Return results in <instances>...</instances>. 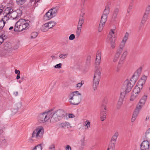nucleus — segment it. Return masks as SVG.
Here are the masks:
<instances>
[{
  "label": "nucleus",
  "mask_w": 150,
  "mask_h": 150,
  "mask_svg": "<svg viewBox=\"0 0 150 150\" xmlns=\"http://www.w3.org/2000/svg\"><path fill=\"white\" fill-rule=\"evenodd\" d=\"M145 137L146 140L148 141H150V128L148 129L146 131L145 134Z\"/></svg>",
  "instance_id": "24"
},
{
  "label": "nucleus",
  "mask_w": 150,
  "mask_h": 150,
  "mask_svg": "<svg viewBox=\"0 0 150 150\" xmlns=\"http://www.w3.org/2000/svg\"><path fill=\"white\" fill-rule=\"evenodd\" d=\"M22 14L21 11L19 9L13 11L11 13L10 17L13 20L18 19L19 18Z\"/></svg>",
  "instance_id": "11"
},
{
  "label": "nucleus",
  "mask_w": 150,
  "mask_h": 150,
  "mask_svg": "<svg viewBox=\"0 0 150 150\" xmlns=\"http://www.w3.org/2000/svg\"><path fill=\"white\" fill-rule=\"evenodd\" d=\"M147 96H144L140 100V101L139 102V104L144 105L147 99Z\"/></svg>",
  "instance_id": "28"
},
{
  "label": "nucleus",
  "mask_w": 150,
  "mask_h": 150,
  "mask_svg": "<svg viewBox=\"0 0 150 150\" xmlns=\"http://www.w3.org/2000/svg\"><path fill=\"white\" fill-rule=\"evenodd\" d=\"M121 53V52H119L118 51H117L116 53L115 54V56L113 58V61L114 62H116L117 61Z\"/></svg>",
  "instance_id": "23"
},
{
  "label": "nucleus",
  "mask_w": 150,
  "mask_h": 150,
  "mask_svg": "<svg viewBox=\"0 0 150 150\" xmlns=\"http://www.w3.org/2000/svg\"><path fill=\"white\" fill-rule=\"evenodd\" d=\"M25 0H16L17 4L21 5L23 4L25 2Z\"/></svg>",
  "instance_id": "37"
},
{
  "label": "nucleus",
  "mask_w": 150,
  "mask_h": 150,
  "mask_svg": "<svg viewBox=\"0 0 150 150\" xmlns=\"http://www.w3.org/2000/svg\"><path fill=\"white\" fill-rule=\"evenodd\" d=\"M14 30V28L13 26H11L9 27L8 29L7 30V31H8V30Z\"/></svg>",
  "instance_id": "64"
},
{
  "label": "nucleus",
  "mask_w": 150,
  "mask_h": 150,
  "mask_svg": "<svg viewBox=\"0 0 150 150\" xmlns=\"http://www.w3.org/2000/svg\"><path fill=\"white\" fill-rule=\"evenodd\" d=\"M13 11V9L11 7H7L4 11H3V15H11V13Z\"/></svg>",
  "instance_id": "21"
},
{
  "label": "nucleus",
  "mask_w": 150,
  "mask_h": 150,
  "mask_svg": "<svg viewBox=\"0 0 150 150\" xmlns=\"http://www.w3.org/2000/svg\"><path fill=\"white\" fill-rule=\"evenodd\" d=\"M86 122L87 123L86 124V128H88V127H90V122L88 120H86Z\"/></svg>",
  "instance_id": "58"
},
{
  "label": "nucleus",
  "mask_w": 150,
  "mask_h": 150,
  "mask_svg": "<svg viewBox=\"0 0 150 150\" xmlns=\"http://www.w3.org/2000/svg\"><path fill=\"white\" fill-rule=\"evenodd\" d=\"M18 108L17 106H15L12 109L11 113L12 115H14L16 114L18 111Z\"/></svg>",
  "instance_id": "32"
},
{
  "label": "nucleus",
  "mask_w": 150,
  "mask_h": 150,
  "mask_svg": "<svg viewBox=\"0 0 150 150\" xmlns=\"http://www.w3.org/2000/svg\"><path fill=\"white\" fill-rule=\"evenodd\" d=\"M68 55V54H61L59 56V57L61 58H62L63 59H64L65 58H66L67 57Z\"/></svg>",
  "instance_id": "43"
},
{
  "label": "nucleus",
  "mask_w": 150,
  "mask_h": 150,
  "mask_svg": "<svg viewBox=\"0 0 150 150\" xmlns=\"http://www.w3.org/2000/svg\"><path fill=\"white\" fill-rule=\"evenodd\" d=\"M139 111L137 109H135L133 112V114L135 115V116H137V117L138 115L139 114Z\"/></svg>",
  "instance_id": "56"
},
{
  "label": "nucleus",
  "mask_w": 150,
  "mask_h": 150,
  "mask_svg": "<svg viewBox=\"0 0 150 150\" xmlns=\"http://www.w3.org/2000/svg\"><path fill=\"white\" fill-rule=\"evenodd\" d=\"M81 28H77V29L76 33V36L77 38H78L79 36L81 30Z\"/></svg>",
  "instance_id": "36"
},
{
  "label": "nucleus",
  "mask_w": 150,
  "mask_h": 150,
  "mask_svg": "<svg viewBox=\"0 0 150 150\" xmlns=\"http://www.w3.org/2000/svg\"><path fill=\"white\" fill-rule=\"evenodd\" d=\"M150 11V5H148L146 8L145 11L144 13L147 15H149Z\"/></svg>",
  "instance_id": "41"
},
{
  "label": "nucleus",
  "mask_w": 150,
  "mask_h": 150,
  "mask_svg": "<svg viewBox=\"0 0 150 150\" xmlns=\"http://www.w3.org/2000/svg\"><path fill=\"white\" fill-rule=\"evenodd\" d=\"M127 54V51H124L122 54L120 60L121 61L125 59Z\"/></svg>",
  "instance_id": "35"
},
{
  "label": "nucleus",
  "mask_w": 150,
  "mask_h": 150,
  "mask_svg": "<svg viewBox=\"0 0 150 150\" xmlns=\"http://www.w3.org/2000/svg\"><path fill=\"white\" fill-rule=\"evenodd\" d=\"M119 11V10L118 8H116L115 9L111 19V22H114L116 21Z\"/></svg>",
  "instance_id": "18"
},
{
  "label": "nucleus",
  "mask_w": 150,
  "mask_h": 150,
  "mask_svg": "<svg viewBox=\"0 0 150 150\" xmlns=\"http://www.w3.org/2000/svg\"><path fill=\"white\" fill-rule=\"evenodd\" d=\"M44 132V128L42 126L38 127L34 130L32 134L31 137L40 139L42 137Z\"/></svg>",
  "instance_id": "7"
},
{
  "label": "nucleus",
  "mask_w": 150,
  "mask_h": 150,
  "mask_svg": "<svg viewBox=\"0 0 150 150\" xmlns=\"http://www.w3.org/2000/svg\"><path fill=\"white\" fill-rule=\"evenodd\" d=\"M70 103L72 105H78L81 100V94L79 91L72 92L68 96Z\"/></svg>",
  "instance_id": "1"
},
{
  "label": "nucleus",
  "mask_w": 150,
  "mask_h": 150,
  "mask_svg": "<svg viewBox=\"0 0 150 150\" xmlns=\"http://www.w3.org/2000/svg\"><path fill=\"white\" fill-rule=\"evenodd\" d=\"M110 39L111 40L110 45L111 47L112 48H114L115 47V44L114 43L115 42V38H114V37L113 38Z\"/></svg>",
  "instance_id": "30"
},
{
  "label": "nucleus",
  "mask_w": 150,
  "mask_h": 150,
  "mask_svg": "<svg viewBox=\"0 0 150 150\" xmlns=\"http://www.w3.org/2000/svg\"><path fill=\"white\" fill-rule=\"evenodd\" d=\"M108 16L103 14L101 17L100 23L99 25L98 31L100 32L104 26L105 23L107 21Z\"/></svg>",
  "instance_id": "10"
},
{
  "label": "nucleus",
  "mask_w": 150,
  "mask_h": 150,
  "mask_svg": "<svg viewBox=\"0 0 150 150\" xmlns=\"http://www.w3.org/2000/svg\"><path fill=\"white\" fill-rule=\"evenodd\" d=\"M65 149L66 150H71V148L69 145H67Z\"/></svg>",
  "instance_id": "60"
},
{
  "label": "nucleus",
  "mask_w": 150,
  "mask_h": 150,
  "mask_svg": "<svg viewBox=\"0 0 150 150\" xmlns=\"http://www.w3.org/2000/svg\"><path fill=\"white\" fill-rule=\"evenodd\" d=\"M149 143L147 140L144 141L140 145L141 150H149Z\"/></svg>",
  "instance_id": "14"
},
{
  "label": "nucleus",
  "mask_w": 150,
  "mask_h": 150,
  "mask_svg": "<svg viewBox=\"0 0 150 150\" xmlns=\"http://www.w3.org/2000/svg\"><path fill=\"white\" fill-rule=\"evenodd\" d=\"M4 18L1 19L2 20H3V21H6L9 20V19L11 18L10 17V15H4Z\"/></svg>",
  "instance_id": "34"
},
{
  "label": "nucleus",
  "mask_w": 150,
  "mask_h": 150,
  "mask_svg": "<svg viewBox=\"0 0 150 150\" xmlns=\"http://www.w3.org/2000/svg\"><path fill=\"white\" fill-rule=\"evenodd\" d=\"M133 81L128 80H126L124 82L123 87L125 89V93H128L131 91L134 84Z\"/></svg>",
  "instance_id": "9"
},
{
  "label": "nucleus",
  "mask_w": 150,
  "mask_h": 150,
  "mask_svg": "<svg viewBox=\"0 0 150 150\" xmlns=\"http://www.w3.org/2000/svg\"><path fill=\"white\" fill-rule=\"evenodd\" d=\"M65 112L63 110L59 109L55 111L51 116L50 121L52 123H54L64 117Z\"/></svg>",
  "instance_id": "3"
},
{
  "label": "nucleus",
  "mask_w": 150,
  "mask_h": 150,
  "mask_svg": "<svg viewBox=\"0 0 150 150\" xmlns=\"http://www.w3.org/2000/svg\"><path fill=\"white\" fill-rule=\"evenodd\" d=\"M101 51L100 50H98L97 52L95 62V65L97 66L99 65L100 62L101 58Z\"/></svg>",
  "instance_id": "15"
},
{
  "label": "nucleus",
  "mask_w": 150,
  "mask_h": 150,
  "mask_svg": "<svg viewBox=\"0 0 150 150\" xmlns=\"http://www.w3.org/2000/svg\"><path fill=\"white\" fill-rule=\"evenodd\" d=\"M143 84L142 81H139L137 83V85L135 87L132 93L138 94L140 91L141 89L143 88Z\"/></svg>",
  "instance_id": "13"
},
{
  "label": "nucleus",
  "mask_w": 150,
  "mask_h": 150,
  "mask_svg": "<svg viewBox=\"0 0 150 150\" xmlns=\"http://www.w3.org/2000/svg\"><path fill=\"white\" fill-rule=\"evenodd\" d=\"M5 22L1 19L0 20V29H2L4 27Z\"/></svg>",
  "instance_id": "39"
},
{
  "label": "nucleus",
  "mask_w": 150,
  "mask_h": 150,
  "mask_svg": "<svg viewBox=\"0 0 150 150\" xmlns=\"http://www.w3.org/2000/svg\"><path fill=\"white\" fill-rule=\"evenodd\" d=\"M119 135L118 133V132H115L113 135L112 136V137L113 138L115 139H117V137H118Z\"/></svg>",
  "instance_id": "48"
},
{
  "label": "nucleus",
  "mask_w": 150,
  "mask_h": 150,
  "mask_svg": "<svg viewBox=\"0 0 150 150\" xmlns=\"http://www.w3.org/2000/svg\"><path fill=\"white\" fill-rule=\"evenodd\" d=\"M123 93H120V97L119 98L117 105V108L118 109H119L123 103V97H125Z\"/></svg>",
  "instance_id": "17"
},
{
  "label": "nucleus",
  "mask_w": 150,
  "mask_h": 150,
  "mask_svg": "<svg viewBox=\"0 0 150 150\" xmlns=\"http://www.w3.org/2000/svg\"><path fill=\"white\" fill-rule=\"evenodd\" d=\"M62 64L59 63L56 64L55 66H54V67L56 68L60 69L62 67Z\"/></svg>",
  "instance_id": "51"
},
{
  "label": "nucleus",
  "mask_w": 150,
  "mask_h": 150,
  "mask_svg": "<svg viewBox=\"0 0 150 150\" xmlns=\"http://www.w3.org/2000/svg\"><path fill=\"white\" fill-rule=\"evenodd\" d=\"M49 29L47 23L44 24L42 26L41 29L43 32H46Z\"/></svg>",
  "instance_id": "25"
},
{
  "label": "nucleus",
  "mask_w": 150,
  "mask_h": 150,
  "mask_svg": "<svg viewBox=\"0 0 150 150\" xmlns=\"http://www.w3.org/2000/svg\"><path fill=\"white\" fill-rule=\"evenodd\" d=\"M30 21L25 19L21 18L15 24L14 28V31L15 32H20L25 29L29 25Z\"/></svg>",
  "instance_id": "2"
},
{
  "label": "nucleus",
  "mask_w": 150,
  "mask_h": 150,
  "mask_svg": "<svg viewBox=\"0 0 150 150\" xmlns=\"http://www.w3.org/2000/svg\"><path fill=\"white\" fill-rule=\"evenodd\" d=\"M68 122H63L61 124V127L62 128H64L67 126L68 125Z\"/></svg>",
  "instance_id": "42"
},
{
  "label": "nucleus",
  "mask_w": 150,
  "mask_h": 150,
  "mask_svg": "<svg viewBox=\"0 0 150 150\" xmlns=\"http://www.w3.org/2000/svg\"><path fill=\"white\" fill-rule=\"evenodd\" d=\"M137 96V94L135 93H132V94L131 95V97L130 98V100L131 101H133V100L136 98V97Z\"/></svg>",
  "instance_id": "40"
},
{
  "label": "nucleus",
  "mask_w": 150,
  "mask_h": 150,
  "mask_svg": "<svg viewBox=\"0 0 150 150\" xmlns=\"http://www.w3.org/2000/svg\"><path fill=\"white\" fill-rule=\"evenodd\" d=\"M32 1H30L26 6V8H29L32 7Z\"/></svg>",
  "instance_id": "45"
},
{
  "label": "nucleus",
  "mask_w": 150,
  "mask_h": 150,
  "mask_svg": "<svg viewBox=\"0 0 150 150\" xmlns=\"http://www.w3.org/2000/svg\"><path fill=\"white\" fill-rule=\"evenodd\" d=\"M0 142L1 143V144L3 145L5 144L6 141V140L5 139L2 138L0 140Z\"/></svg>",
  "instance_id": "55"
},
{
  "label": "nucleus",
  "mask_w": 150,
  "mask_h": 150,
  "mask_svg": "<svg viewBox=\"0 0 150 150\" xmlns=\"http://www.w3.org/2000/svg\"><path fill=\"white\" fill-rule=\"evenodd\" d=\"M110 3H108L107 5L105 6L103 14L108 16L110 13Z\"/></svg>",
  "instance_id": "22"
},
{
  "label": "nucleus",
  "mask_w": 150,
  "mask_h": 150,
  "mask_svg": "<svg viewBox=\"0 0 150 150\" xmlns=\"http://www.w3.org/2000/svg\"><path fill=\"white\" fill-rule=\"evenodd\" d=\"M148 15L146 14H144L142 18L141 23L139 26V30H140L143 27L144 24L145 23Z\"/></svg>",
  "instance_id": "19"
},
{
  "label": "nucleus",
  "mask_w": 150,
  "mask_h": 150,
  "mask_svg": "<svg viewBox=\"0 0 150 150\" xmlns=\"http://www.w3.org/2000/svg\"><path fill=\"white\" fill-rule=\"evenodd\" d=\"M47 23H48L49 29L53 27L56 24V23L53 21H51Z\"/></svg>",
  "instance_id": "29"
},
{
  "label": "nucleus",
  "mask_w": 150,
  "mask_h": 150,
  "mask_svg": "<svg viewBox=\"0 0 150 150\" xmlns=\"http://www.w3.org/2000/svg\"><path fill=\"white\" fill-rule=\"evenodd\" d=\"M108 100L107 98H104L103 101L102 106L101 107V110L100 113V119L102 121H103L106 118V105L107 104Z\"/></svg>",
  "instance_id": "6"
},
{
  "label": "nucleus",
  "mask_w": 150,
  "mask_h": 150,
  "mask_svg": "<svg viewBox=\"0 0 150 150\" xmlns=\"http://www.w3.org/2000/svg\"><path fill=\"white\" fill-rule=\"evenodd\" d=\"M4 40L2 35L1 36L0 35V45L1 44L4 42Z\"/></svg>",
  "instance_id": "59"
},
{
  "label": "nucleus",
  "mask_w": 150,
  "mask_h": 150,
  "mask_svg": "<svg viewBox=\"0 0 150 150\" xmlns=\"http://www.w3.org/2000/svg\"><path fill=\"white\" fill-rule=\"evenodd\" d=\"M143 105L141 104H139V103L137 105L136 109H137L139 111V110L141 109Z\"/></svg>",
  "instance_id": "46"
},
{
  "label": "nucleus",
  "mask_w": 150,
  "mask_h": 150,
  "mask_svg": "<svg viewBox=\"0 0 150 150\" xmlns=\"http://www.w3.org/2000/svg\"><path fill=\"white\" fill-rule=\"evenodd\" d=\"M83 83H82V81H81V83H79L77 84L76 87H77L80 88L83 84Z\"/></svg>",
  "instance_id": "57"
},
{
  "label": "nucleus",
  "mask_w": 150,
  "mask_h": 150,
  "mask_svg": "<svg viewBox=\"0 0 150 150\" xmlns=\"http://www.w3.org/2000/svg\"><path fill=\"white\" fill-rule=\"evenodd\" d=\"M84 141L85 139L84 138L82 139L81 140L80 142V144L81 145V146H83L84 145Z\"/></svg>",
  "instance_id": "52"
},
{
  "label": "nucleus",
  "mask_w": 150,
  "mask_h": 150,
  "mask_svg": "<svg viewBox=\"0 0 150 150\" xmlns=\"http://www.w3.org/2000/svg\"><path fill=\"white\" fill-rule=\"evenodd\" d=\"M115 29H111L110 30L111 32H110L109 33V35L108 36V37H110V39H112L114 37V38H115V35H112L111 34H114L115 32L114 31L115 30Z\"/></svg>",
  "instance_id": "31"
},
{
  "label": "nucleus",
  "mask_w": 150,
  "mask_h": 150,
  "mask_svg": "<svg viewBox=\"0 0 150 150\" xmlns=\"http://www.w3.org/2000/svg\"><path fill=\"white\" fill-rule=\"evenodd\" d=\"M115 147L111 146H108L107 150H115Z\"/></svg>",
  "instance_id": "53"
},
{
  "label": "nucleus",
  "mask_w": 150,
  "mask_h": 150,
  "mask_svg": "<svg viewBox=\"0 0 150 150\" xmlns=\"http://www.w3.org/2000/svg\"><path fill=\"white\" fill-rule=\"evenodd\" d=\"M52 110L47 112H42L39 114L38 117V121L41 123H43L46 122L51 117Z\"/></svg>",
  "instance_id": "5"
},
{
  "label": "nucleus",
  "mask_w": 150,
  "mask_h": 150,
  "mask_svg": "<svg viewBox=\"0 0 150 150\" xmlns=\"http://www.w3.org/2000/svg\"><path fill=\"white\" fill-rule=\"evenodd\" d=\"M101 72L100 69L97 68L95 70L93 76V87L94 91L96 90L98 86L100 79Z\"/></svg>",
  "instance_id": "4"
},
{
  "label": "nucleus",
  "mask_w": 150,
  "mask_h": 150,
  "mask_svg": "<svg viewBox=\"0 0 150 150\" xmlns=\"http://www.w3.org/2000/svg\"><path fill=\"white\" fill-rule=\"evenodd\" d=\"M137 117V116L133 114L132 117V118L131 119V122H134L135 121Z\"/></svg>",
  "instance_id": "54"
},
{
  "label": "nucleus",
  "mask_w": 150,
  "mask_h": 150,
  "mask_svg": "<svg viewBox=\"0 0 150 150\" xmlns=\"http://www.w3.org/2000/svg\"><path fill=\"white\" fill-rule=\"evenodd\" d=\"M57 10L56 8L50 9L44 16L43 19L45 20H49L55 17L57 14Z\"/></svg>",
  "instance_id": "8"
},
{
  "label": "nucleus",
  "mask_w": 150,
  "mask_h": 150,
  "mask_svg": "<svg viewBox=\"0 0 150 150\" xmlns=\"http://www.w3.org/2000/svg\"><path fill=\"white\" fill-rule=\"evenodd\" d=\"M120 62H119L118 63V64L117 65V68H116V71L117 72H119L121 66V65H120Z\"/></svg>",
  "instance_id": "44"
},
{
  "label": "nucleus",
  "mask_w": 150,
  "mask_h": 150,
  "mask_svg": "<svg viewBox=\"0 0 150 150\" xmlns=\"http://www.w3.org/2000/svg\"><path fill=\"white\" fill-rule=\"evenodd\" d=\"M142 67H140L135 72L134 74L132 76L130 79L131 81H133V83H135L136 82L137 78H138L141 74Z\"/></svg>",
  "instance_id": "12"
},
{
  "label": "nucleus",
  "mask_w": 150,
  "mask_h": 150,
  "mask_svg": "<svg viewBox=\"0 0 150 150\" xmlns=\"http://www.w3.org/2000/svg\"><path fill=\"white\" fill-rule=\"evenodd\" d=\"M15 73L16 74H17V75L20 74V71L19 70L15 69Z\"/></svg>",
  "instance_id": "61"
},
{
  "label": "nucleus",
  "mask_w": 150,
  "mask_h": 150,
  "mask_svg": "<svg viewBox=\"0 0 150 150\" xmlns=\"http://www.w3.org/2000/svg\"><path fill=\"white\" fill-rule=\"evenodd\" d=\"M91 57L90 55L88 56L86 59V63L87 64H89L90 63Z\"/></svg>",
  "instance_id": "50"
},
{
  "label": "nucleus",
  "mask_w": 150,
  "mask_h": 150,
  "mask_svg": "<svg viewBox=\"0 0 150 150\" xmlns=\"http://www.w3.org/2000/svg\"><path fill=\"white\" fill-rule=\"evenodd\" d=\"M4 50L8 52H10L12 50V47L11 43L9 42H6L4 44Z\"/></svg>",
  "instance_id": "20"
},
{
  "label": "nucleus",
  "mask_w": 150,
  "mask_h": 150,
  "mask_svg": "<svg viewBox=\"0 0 150 150\" xmlns=\"http://www.w3.org/2000/svg\"><path fill=\"white\" fill-rule=\"evenodd\" d=\"M75 38V36L74 34H71L69 37V39L71 40H73Z\"/></svg>",
  "instance_id": "49"
},
{
  "label": "nucleus",
  "mask_w": 150,
  "mask_h": 150,
  "mask_svg": "<svg viewBox=\"0 0 150 150\" xmlns=\"http://www.w3.org/2000/svg\"><path fill=\"white\" fill-rule=\"evenodd\" d=\"M132 8V6L129 5V7L128 8V9H127V12L128 13L130 11L131 9Z\"/></svg>",
  "instance_id": "62"
},
{
  "label": "nucleus",
  "mask_w": 150,
  "mask_h": 150,
  "mask_svg": "<svg viewBox=\"0 0 150 150\" xmlns=\"http://www.w3.org/2000/svg\"><path fill=\"white\" fill-rule=\"evenodd\" d=\"M116 142V139H115L113 138L112 137L110 142L109 144V145L115 147V144Z\"/></svg>",
  "instance_id": "27"
},
{
  "label": "nucleus",
  "mask_w": 150,
  "mask_h": 150,
  "mask_svg": "<svg viewBox=\"0 0 150 150\" xmlns=\"http://www.w3.org/2000/svg\"><path fill=\"white\" fill-rule=\"evenodd\" d=\"M126 43V42H124L122 41L119 45V49H118L117 50V51L122 52L123 51V48L124 47Z\"/></svg>",
  "instance_id": "26"
},
{
  "label": "nucleus",
  "mask_w": 150,
  "mask_h": 150,
  "mask_svg": "<svg viewBox=\"0 0 150 150\" xmlns=\"http://www.w3.org/2000/svg\"><path fill=\"white\" fill-rule=\"evenodd\" d=\"M74 117V115L72 114H69V118H73Z\"/></svg>",
  "instance_id": "63"
},
{
  "label": "nucleus",
  "mask_w": 150,
  "mask_h": 150,
  "mask_svg": "<svg viewBox=\"0 0 150 150\" xmlns=\"http://www.w3.org/2000/svg\"><path fill=\"white\" fill-rule=\"evenodd\" d=\"M85 13H83L81 15L79 18V21L78 23L77 28H81L84 22V16Z\"/></svg>",
  "instance_id": "16"
},
{
  "label": "nucleus",
  "mask_w": 150,
  "mask_h": 150,
  "mask_svg": "<svg viewBox=\"0 0 150 150\" xmlns=\"http://www.w3.org/2000/svg\"><path fill=\"white\" fill-rule=\"evenodd\" d=\"M38 34L36 32H33L31 35V38L34 39L36 38L38 36Z\"/></svg>",
  "instance_id": "38"
},
{
  "label": "nucleus",
  "mask_w": 150,
  "mask_h": 150,
  "mask_svg": "<svg viewBox=\"0 0 150 150\" xmlns=\"http://www.w3.org/2000/svg\"><path fill=\"white\" fill-rule=\"evenodd\" d=\"M129 36V34L128 32H126L125 35L123 39L122 40L123 42H126Z\"/></svg>",
  "instance_id": "33"
},
{
  "label": "nucleus",
  "mask_w": 150,
  "mask_h": 150,
  "mask_svg": "<svg viewBox=\"0 0 150 150\" xmlns=\"http://www.w3.org/2000/svg\"><path fill=\"white\" fill-rule=\"evenodd\" d=\"M36 150H42V147L41 144H38L35 147Z\"/></svg>",
  "instance_id": "47"
}]
</instances>
